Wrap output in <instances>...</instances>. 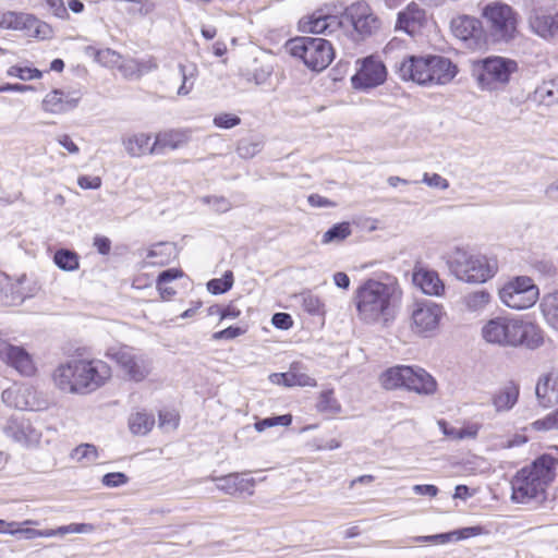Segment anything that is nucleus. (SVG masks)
Masks as SVG:
<instances>
[{
	"mask_svg": "<svg viewBox=\"0 0 558 558\" xmlns=\"http://www.w3.org/2000/svg\"><path fill=\"white\" fill-rule=\"evenodd\" d=\"M402 298V290L396 277L385 275L379 279H368L355 291L357 316L367 324L392 317Z\"/></svg>",
	"mask_w": 558,
	"mask_h": 558,
	"instance_id": "1",
	"label": "nucleus"
},
{
	"mask_svg": "<svg viewBox=\"0 0 558 558\" xmlns=\"http://www.w3.org/2000/svg\"><path fill=\"white\" fill-rule=\"evenodd\" d=\"M111 378V367L102 360L72 359L53 373L56 386L70 393H90Z\"/></svg>",
	"mask_w": 558,
	"mask_h": 558,
	"instance_id": "2",
	"label": "nucleus"
},
{
	"mask_svg": "<svg viewBox=\"0 0 558 558\" xmlns=\"http://www.w3.org/2000/svg\"><path fill=\"white\" fill-rule=\"evenodd\" d=\"M484 340L500 347L536 350L544 344V331L535 323L511 317H495L482 328Z\"/></svg>",
	"mask_w": 558,
	"mask_h": 558,
	"instance_id": "3",
	"label": "nucleus"
},
{
	"mask_svg": "<svg viewBox=\"0 0 558 558\" xmlns=\"http://www.w3.org/2000/svg\"><path fill=\"white\" fill-rule=\"evenodd\" d=\"M558 460L544 453L531 465L522 468L511 480V498L518 504L544 500L547 486L556 476Z\"/></svg>",
	"mask_w": 558,
	"mask_h": 558,
	"instance_id": "4",
	"label": "nucleus"
},
{
	"mask_svg": "<svg viewBox=\"0 0 558 558\" xmlns=\"http://www.w3.org/2000/svg\"><path fill=\"white\" fill-rule=\"evenodd\" d=\"M448 265L452 274L465 282H485L497 271L495 260L485 256L473 255L463 248L456 247L448 257Z\"/></svg>",
	"mask_w": 558,
	"mask_h": 558,
	"instance_id": "5",
	"label": "nucleus"
},
{
	"mask_svg": "<svg viewBox=\"0 0 558 558\" xmlns=\"http://www.w3.org/2000/svg\"><path fill=\"white\" fill-rule=\"evenodd\" d=\"M287 47L293 57L302 59L308 69L317 72L325 70L335 58L333 47L325 38L296 37L290 39Z\"/></svg>",
	"mask_w": 558,
	"mask_h": 558,
	"instance_id": "6",
	"label": "nucleus"
},
{
	"mask_svg": "<svg viewBox=\"0 0 558 558\" xmlns=\"http://www.w3.org/2000/svg\"><path fill=\"white\" fill-rule=\"evenodd\" d=\"M482 16L495 43H509L518 35L519 15L510 5L497 1L488 3Z\"/></svg>",
	"mask_w": 558,
	"mask_h": 558,
	"instance_id": "7",
	"label": "nucleus"
},
{
	"mask_svg": "<svg viewBox=\"0 0 558 558\" xmlns=\"http://www.w3.org/2000/svg\"><path fill=\"white\" fill-rule=\"evenodd\" d=\"M518 70L514 60L502 57H490L477 61L473 75L482 89L497 90L508 84L510 76Z\"/></svg>",
	"mask_w": 558,
	"mask_h": 558,
	"instance_id": "8",
	"label": "nucleus"
},
{
	"mask_svg": "<svg viewBox=\"0 0 558 558\" xmlns=\"http://www.w3.org/2000/svg\"><path fill=\"white\" fill-rule=\"evenodd\" d=\"M539 292L529 277H517L499 290L501 302L513 310H525L533 306Z\"/></svg>",
	"mask_w": 558,
	"mask_h": 558,
	"instance_id": "9",
	"label": "nucleus"
},
{
	"mask_svg": "<svg viewBox=\"0 0 558 558\" xmlns=\"http://www.w3.org/2000/svg\"><path fill=\"white\" fill-rule=\"evenodd\" d=\"M106 355L113 360L133 381H143L151 372V360L145 354L136 353L130 347L110 348Z\"/></svg>",
	"mask_w": 558,
	"mask_h": 558,
	"instance_id": "10",
	"label": "nucleus"
},
{
	"mask_svg": "<svg viewBox=\"0 0 558 558\" xmlns=\"http://www.w3.org/2000/svg\"><path fill=\"white\" fill-rule=\"evenodd\" d=\"M348 22L352 25L359 38L364 39L376 34L381 26V21L373 12L366 2H355L345 8L342 13V23Z\"/></svg>",
	"mask_w": 558,
	"mask_h": 558,
	"instance_id": "11",
	"label": "nucleus"
},
{
	"mask_svg": "<svg viewBox=\"0 0 558 558\" xmlns=\"http://www.w3.org/2000/svg\"><path fill=\"white\" fill-rule=\"evenodd\" d=\"M444 307L432 301H417L411 312V328L414 332L429 336L439 327Z\"/></svg>",
	"mask_w": 558,
	"mask_h": 558,
	"instance_id": "12",
	"label": "nucleus"
},
{
	"mask_svg": "<svg viewBox=\"0 0 558 558\" xmlns=\"http://www.w3.org/2000/svg\"><path fill=\"white\" fill-rule=\"evenodd\" d=\"M357 63L360 68L351 77V84L354 89L367 90L385 83L387 69L379 58L368 56L357 60Z\"/></svg>",
	"mask_w": 558,
	"mask_h": 558,
	"instance_id": "13",
	"label": "nucleus"
},
{
	"mask_svg": "<svg viewBox=\"0 0 558 558\" xmlns=\"http://www.w3.org/2000/svg\"><path fill=\"white\" fill-rule=\"evenodd\" d=\"M2 430L8 438L23 447L36 446L41 438V433L24 416H11Z\"/></svg>",
	"mask_w": 558,
	"mask_h": 558,
	"instance_id": "14",
	"label": "nucleus"
},
{
	"mask_svg": "<svg viewBox=\"0 0 558 558\" xmlns=\"http://www.w3.org/2000/svg\"><path fill=\"white\" fill-rule=\"evenodd\" d=\"M453 35L462 40L470 49H480L484 46V32L480 20L463 15L451 22Z\"/></svg>",
	"mask_w": 558,
	"mask_h": 558,
	"instance_id": "15",
	"label": "nucleus"
},
{
	"mask_svg": "<svg viewBox=\"0 0 558 558\" xmlns=\"http://www.w3.org/2000/svg\"><path fill=\"white\" fill-rule=\"evenodd\" d=\"M211 481L216 482L217 489L230 496H252L256 481L248 476L247 473H229L222 476H213Z\"/></svg>",
	"mask_w": 558,
	"mask_h": 558,
	"instance_id": "16",
	"label": "nucleus"
},
{
	"mask_svg": "<svg viewBox=\"0 0 558 558\" xmlns=\"http://www.w3.org/2000/svg\"><path fill=\"white\" fill-rule=\"evenodd\" d=\"M0 360L22 375L29 376L35 372L33 360L27 351L2 338H0Z\"/></svg>",
	"mask_w": 558,
	"mask_h": 558,
	"instance_id": "17",
	"label": "nucleus"
},
{
	"mask_svg": "<svg viewBox=\"0 0 558 558\" xmlns=\"http://www.w3.org/2000/svg\"><path fill=\"white\" fill-rule=\"evenodd\" d=\"M530 29L545 40L558 37V10L548 12L534 10L529 16Z\"/></svg>",
	"mask_w": 558,
	"mask_h": 558,
	"instance_id": "18",
	"label": "nucleus"
},
{
	"mask_svg": "<svg viewBox=\"0 0 558 558\" xmlns=\"http://www.w3.org/2000/svg\"><path fill=\"white\" fill-rule=\"evenodd\" d=\"M429 70V56H410L400 62L398 74L403 81H412L418 85H427Z\"/></svg>",
	"mask_w": 558,
	"mask_h": 558,
	"instance_id": "19",
	"label": "nucleus"
},
{
	"mask_svg": "<svg viewBox=\"0 0 558 558\" xmlns=\"http://www.w3.org/2000/svg\"><path fill=\"white\" fill-rule=\"evenodd\" d=\"M80 96L76 93H65L53 89L43 100V110L53 114H62L77 107Z\"/></svg>",
	"mask_w": 558,
	"mask_h": 558,
	"instance_id": "20",
	"label": "nucleus"
},
{
	"mask_svg": "<svg viewBox=\"0 0 558 558\" xmlns=\"http://www.w3.org/2000/svg\"><path fill=\"white\" fill-rule=\"evenodd\" d=\"M429 72L427 85H445L458 73L457 65L442 56H429Z\"/></svg>",
	"mask_w": 558,
	"mask_h": 558,
	"instance_id": "21",
	"label": "nucleus"
},
{
	"mask_svg": "<svg viewBox=\"0 0 558 558\" xmlns=\"http://www.w3.org/2000/svg\"><path fill=\"white\" fill-rule=\"evenodd\" d=\"M0 27L3 29L27 31L35 33L38 36L41 33V27H47L41 24L34 15L27 13L5 12L0 17Z\"/></svg>",
	"mask_w": 558,
	"mask_h": 558,
	"instance_id": "22",
	"label": "nucleus"
},
{
	"mask_svg": "<svg viewBox=\"0 0 558 558\" xmlns=\"http://www.w3.org/2000/svg\"><path fill=\"white\" fill-rule=\"evenodd\" d=\"M270 383L284 387H316L317 381L306 373L302 372L299 363L291 364L286 373H272L269 375Z\"/></svg>",
	"mask_w": 558,
	"mask_h": 558,
	"instance_id": "23",
	"label": "nucleus"
},
{
	"mask_svg": "<svg viewBox=\"0 0 558 558\" xmlns=\"http://www.w3.org/2000/svg\"><path fill=\"white\" fill-rule=\"evenodd\" d=\"M189 140L190 134L186 131L168 130L159 132L154 144L149 147V154L159 155L163 154L167 149H178L187 144Z\"/></svg>",
	"mask_w": 558,
	"mask_h": 558,
	"instance_id": "24",
	"label": "nucleus"
},
{
	"mask_svg": "<svg viewBox=\"0 0 558 558\" xmlns=\"http://www.w3.org/2000/svg\"><path fill=\"white\" fill-rule=\"evenodd\" d=\"M412 280L427 295L440 296L445 292V284L435 270L426 268L415 269Z\"/></svg>",
	"mask_w": 558,
	"mask_h": 558,
	"instance_id": "25",
	"label": "nucleus"
},
{
	"mask_svg": "<svg viewBox=\"0 0 558 558\" xmlns=\"http://www.w3.org/2000/svg\"><path fill=\"white\" fill-rule=\"evenodd\" d=\"M405 389L414 391L418 395H434L437 390L435 378L425 369L417 366H410Z\"/></svg>",
	"mask_w": 558,
	"mask_h": 558,
	"instance_id": "26",
	"label": "nucleus"
},
{
	"mask_svg": "<svg viewBox=\"0 0 558 558\" xmlns=\"http://www.w3.org/2000/svg\"><path fill=\"white\" fill-rule=\"evenodd\" d=\"M535 393L541 407L548 409L558 405V374H547L539 378Z\"/></svg>",
	"mask_w": 558,
	"mask_h": 558,
	"instance_id": "27",
	"label": "nucleus"
},
{
	"mask_svg": "<svg viewBox=\"0 0 558 558\" xmlns=\"http://www.w3.org/2000/svg\"><path fill=\"white\" fill-rule=\"evenodd\" d=\"M425 22V11L415 2L398 13L397 28L408 34H414Z\"/></svg>",
	"mask_w": 558,
	"mask_h": 558,
	"instance_id": "28",
	"label": "nucleus"
},
{
	"mask_svg": "<svg viewBox=\"0 0 558 558\" xmlns=\"http://www.w3.org/2000/svg\"><path fill=\"white\" fill-rule=\"evenodd\" d=\"M342 26V15L324 13L317 11L313 13L307 21V29L314 34L332 33Z\"/></svg>",
	"mask_w": 558,
	"mask_h": 558,
	"instance_id": "29",
	"label": "nucleus"
},
{
	"mask_svg": "<svg viewBox=\"0 0 558 558\" xmlns=\"http://www.w3.org/2000/svg\"><path fill=\"white\" fill-rule=\"evenodd\" d=\"M519 385L509 381L492 398V403L497 412L510 411L519 399Z\"/></svg>",
	"mask_w": 558,
	"mask_h": 558,
	"instance_id": "30",
	"label": "nucleus"
},
{
	"mask_svg": "<svg viewBox=\"0 0 558 558\" xmlns=\"http://www.w3.org/2000/svg\"><path fill=\"white\" fill-rule=\"evenodd\" d=\"M408 374H410V366L397 365L385 371L379 380L381 386L388 390L405 388Z\"/></svg>",
	"mask_w": 558,
	"mask_h": 558,
	"instance_id": "31",
	"label": "nucleus"
},
{
	"mask_svg": "<svg viewBox=\"0 0 558 558\" xmlns=\"http://www.w3.org/2000/svg\"><path fill=\"white\" fill-rule=\"evenodd\" d=\"M539 308L546 324L558 331V290L544 294Z\"/></svg>",
	"mask_w": 558,
	"mask_h": 558,
	"instance_id": "32",
	"label": "nucleus"
},
{
	"mask_svg": "<svg viewBox=\"0 0 558 558\" xmlns=\"http://www.w3.org/2000/svg\"><path fill=\"white\" fill-rule=\"evenodd\" d=\"M533 99L541 105L551 106L558 101V78L543 82L536 87Z\"/></svg>",
	"mask_w": 558,
	"mask_h": 558,
	"instance_id": "33",
	"label": "nucleus"
},
{
	"mask_svg": "<svg viewBox=\"0 0 558 558\" xmlns=\"http://www.w3.org/2000/svg\"><path fill=\"white\" fill-rule=\"evenodd\" d=\"M492 301V294L485 290H475L462 296V304L469 312L476 313L484 311Z\"/></svg>",
	"mask_w": 558,
	"mask_h": 558,
	"instance_id": "34",
	"label": "nucleus"
},
{
	"mask_svg": "<svg viewBox=\"0 0 558 558\" xmlns=\"http://www.w3.org/2000/svg\"><path fill=\"white\" fill-rule=\"evenodd\" d=\"M178 76L181 80V85L178 88L177 94L179 96H185L191 93L194 87V83L197 76V68L193 63L184 64L179 63Z\"/></svg>",
	"mask_w": 558,
	"mask_h": 558,
	"instance_id": "35",
	"label": "nucleus"
},
{
	"mask_svg": "<svg viewBox=\"0 0 558 558\" xmlns=\"http://www.w3.org/2000/svg\"><path fill=\"white\" fill-rule=\"evenodd\" d=\"M155 425L154 415L146 412H136L130 415L129 426L134 435H146Z\"/></svg>",
	"mask_w": 558,
	"mask_h": 558,
	"instance_id": "36",
	"label": "nucleus"
},
{
	"mask_svg": "<svg viewBox=\"0 0 558 558\" xmlns=\"http://www.w3.org/2000/svg\"><path fill=\"white\" fill-rule=\"evenodd\" d=\"M150 136L146 134H135L123 140V145L126 153L132 157H140L146 151L149 153L148 144Z\"/></svg>",
	"mask_w": 558,
	"mask_h": 558,
	"instance_id": "37",
	"label": "nucleus"
},
{
	"mask_svg": "<svg viewBox=\"0 0 558 558\" xmlns=\"http://www.w3.org/2000/svg\"><path fill=\"white\" fill-rule=\"evenodd\" d=\"M352 233L350 222L343 221L333 225L330 229H328L322 236V243L325 245L332 243H341L347 238H349Z\"/></svg>",
	"mask_w": 558,
	"mask_h": 558,
	"instance_id": "38",
	"label": "nucleus"
},
{
	"mask_svg": "<svg viewBox=\"0 0 558 558\" xmlns=\"http://www.w3.org/2000/svg\"><path fill=\"white\" fill-rule=\"evenodd\" d=\"M316 409L320 413L338 414L341 411V405L333 396V390L323 391L316 404Z\"/></svg>",
	"mask_w": 558,
	"mask_h": 558,
	"instance_id": "39",
	"label": "nucleus"
},
{
	"mask_svg": "<svg viewBox=\"0 0 558 558\" xmlns=\"http://www.w3.org/2000/svg\"><path fill=\"white\" fill-rule=\"evenodd\" d=\"M553 429H558V409L522 428L523 432H548Z\"/></svg>",
	"mask_w": 558,
	"mask_h": 558,
	"instance_id": "40",
	"label": "nucleus"
},
{
	"mask_svg": "<svg viewBox=\"0 0 558 558\" xmlns=\"http://www.w3.org/2000/svg\"><path fill=\"white\" fill-rule=\"evenodd\" d=\"M53 260L60 269L66 271L75 270L80 266L76 253L69 250L57 251Z\"/></svg>",
	"mask_w": 558,
	"mask_h": 558,
	"instance_id": "41",
	"label": "nucleus"
},
{
	"mask_svg": "<svg viewBox=\"0 0 558 558\" xmlns=\"http://www.w3.org/2000/svg\"><path fill=\"white\" fill-rule=\"evenodd\" d=\"M28 391V388H19L16 390L7 389L2 392V400L10 405H13L21 410H32L33 407L26 400H21L24 397V393Z\"/></svg>",
	"mask_w": 558,
	"mask_h": 558,
	"instance_id": "42",
	"label": "nucleus"
},
{
	"mask_svg": "<svg viewBox=\"0 0 558 558\" xmlns=\"http://www.w3.org/2000/svg\"><path fill=\"white\" fill-rule=\"evenodd\" d=\"M233 274L228 270L221 278L211 279L207 283V289L213 294H222L229 291L233 286Z\"/></svg>",
	"mask_w": 558,
	"mask_h": 558,
	"instance_id": "43",
	"label": "nucleus"
},
{
	"mask_svg": "<svg viewBox=\"0 0 558 558\" xmlns=\"http://www.w3.org/2000/svg\"><path fill=\"white\" fill-rule=\"evenodd\" d=\"M295 299L301 302L303 310L308 314L318 315L322 313L323 303L320 299L311 292L300 293L299 295H295Z\"/></svg>",
	"mask_w": 558,
	"mask_h": 558,
	"instance_id": "44",
	"label": "nucleus"
},
{
	"mask_svg": "<svg viewBox=\"0 0 558 558\" xmlns=\"http://www.w3.org/2000/svg\"><path fill=\"white\" fill-rule=\"evenodd\" d=\"M72 458L76 459L77 461H86L87 463H93L98 458L97 448L90 444H82L73 450Z\"/></svg>",
	"mask_w": 558,
	"mask_h": 558,
	"instance_id": "45",
	"label": "nucleus"
},
{
	"mask_svg": "<svg viewBox=\"0 0 558 558\" xmlns=\"http://www.w3.org/2000/svg\"><path fill=\"white\" fill-rule=\"evenodd\" d=\"M172 245L169 243H158L154 245L147 253V258H157L161 257L159 260L155 263L165 264L169 260V257L172 253Z\"/></svg>",
	"mask_w": 558,
	"mask_h": 558,
	"instance_id": "46",
	"label": "nucleus"
},
{
	"mask_svg": "<svg viewBox=\"0 0 558 558\" xmlns=\"http://www.w3.org/2000/svg\"><path fill=\"white\" fill-rule=\"evenodd\" d=\"M9 76H16L23 81H29L41 77V72L37 69L21 68L13 65L8 70Z\"/></svg>",
	"mask_w": 558,
	"mask_h": 558,
	"instance_id": "47",
	"label": "nucleus"
},
{
	"mask_svg": "<svg viewBox=\"0 0 558 558\" xmlns=\"http://www.w3.org/2000/svg\"><path fill=\"white\" fill-rule=\"evenodd\" d=\"M142 65L138 61L130 60L120 65V71L128 78H138L144 74Z\"/></svg>",
	"mask_w": 558,
	"mask_h": 558,
	"instance_id": "48",
	"label": "nucleus"
},
{
	"mask_svg": "<svg viewBox=\"0 0 558 558\" xmlns=\"http://www.w3.org/2000/svg\"><path fill=\"white\" fill-rule=\"evenodd\" d=\"M241 123V119L232 113H220L214 118L215 126L219 129H232Z\"/></svg>",
	"mask_w": 558,
	"mask_h": 558,
	"instance_id": "49",
	"label": "nucleus"
},
{
	"mask_svg": "<svg viewBox=\"0 0 558 558\" xmlns=\"http://www.w3.org/2000/svg\"><path fill=\"white\" fill-rule=\"evenodd\" d=\"M129 477L122 472L107 473L102 476L101 483L107 487H119L126 484Z\"/></svg>",
	"mask_w": 558,
	"mask_h": 558,
	"instance_id": "50",
	"label": "nucleus"
},
{
	"mask_svg": "<svg viewBox=\"0 0 558 558\" xmlns=\"http://www.w3.org/2000/svg\"><path fill=\"white\" fill-rule=\"evenodd\" d=\"M422 182L427 184L430 187L439 189V190H447L449 187V181L445 178H442L438 173L429 174L425 172L423 174Z\"/></svg>",
	"mask_w": 558,
	"mask_h": 558,
	"instance_id": "51",
	"label": "nucleus"
},
{
	"mask_svg": "<svg viewBox=\"0 0 558 558\" xmlns=\"http://www.w3.org/2000/svg\"><path fill=\"white\" fill-rule=\"evenodd\" d=\"M485 533H486L485 527H483L481 525L469 526V527H463V529L453 531L454 539H457V541L478 536V535H482Z\"/></svg>",
	"mask_w": 558,
	"mask_h": 558,
	"instance_id": "52",
	"label": "nucleus"
},
{
	"mask_svg": "<svg viewBox=\"0 0 558 558\" xmlns=\"http://www.w3.org/2000/svg\"><path fill=\"white\" fill-rule=\"evenodd\" d=\"M236 151L243 158H251L259 151V144L243 140L239 143Z\"/></svg>",
	"mask_w": 558,
	"mask_h": 558,
	"instance_id": "53",
	"label": "nucleus"
},
{
	"mask_svg": "<svg viewBox=\"0 0 558 558\" xmlns=\"http://www.w3.org/2000/svg\"><path fill=\"white\" fill-rule=\"evenodd\" d=\"M203 201L210 204L217 213H226L231 208L230 202L222 196H206Z\"/></svg>",
	"mask_w": 558,
	"mask_h": 558,
	"instance_id": "54",
	"label": "nucleus"
},
{
	"mask_svg": "<svg viewBox=\"0 0 558 558\" xmlns=\"http://www.w3.org/2000/svg\"><path fill=\"white\" fill-rule=\"evenodd\" d=\"M244 332H245V330L240 327L230 326L223 330L213 333V339L214 340H222V339L231 340V339H234V338L243 335Z\"/></svg>",
	"mask_w": 558,
	"mask_h": 558,
	"instance_id": "55",
	"label": "nucleus"
},
{
	"mask_svg": "<svg viewBox=\"0 0 558 558\" xmlns=\"http://www.w3.org/2000/svg\"><path fill=\"white\" fill-rule=\"evenodd\" d=\"M271 323L276 328L287 330L292 327L293 320L290 314L276 313L272 315Z\"/></svg>",
	"mask_w": 558,
	"mask_h": 558,
	"instance_id": "56",
	"label": "nucleus"
},
{
	"mask_svg": "<svg viewBox=\"0 0 558 558\" xmlns=\"http://www.w3.org/2000/svg\"><path fill=\"white\" fill-rule=\"evenodd\" d=\"M77 184L83 190H97L101 186L100 177L81 175L77 179Z\"/></svg>",
	"mask_w": 558,
	"mask_h": 558,
	"instance_id": "57",
	"label": "nucleus"
},
{
	"mask_svg": "<svg viewBox=\"0 0 558 558\" xmlns=\"http://www.w3.org/2000/svg\"><path fill=\"white\" fill-rule=\"evenodd\" d=\"M46 3L57 17L62 20L69 17V13L63 3V0H47Z\"/></svg>",
	"mask_w": 558,
	"mask_h": 558,
	"instance_id": "58",
	"label": "nucleus"
},
{
	"mask_svg": "<svg viewBox=\"0 0 558 558\" xmlns=\"http://www.w3.org/2000/svg\"><path fill=\"white\" fill-rule=\"evenodd\" d=\"M97 58L100 62H102L105 64H116V63H118V61L120 60L121 57L116 51L106 49V50L99 51L97 53Z\"/></svg>",
	"mask_w": 558,
	"mask_h": 558,
	"instance_id": "59",
	"label": "nucleus"
},
{
	"mask_svg": "<svg viewBox=\"0 0 558 558\" xmlns=\"http://www.w3.org/2000/svg\"><path fill=\"white\" fill-rule=\"evenodd\" d=\"M183 272L177 268H170L159 274L157 281L158 283H168L174 279L181 278Z\"/></svg>",
	"mask_w": 558,
	"mask_h": 558,
	"instance_id": "60",
	"label": "nucleus"
},
{
	"mask_svg": "<svg viewBox=\"0 0 558 558\" xmlns=\"http://www.w3.org/2000/svg\"><path fill=\"white\" fill-rule=\"evenodd\" d=\"M307 202L313 207H335L336 203L332 201L319 195V194H311L307 197Z\"/></svg>",
	"mask_w": 558,
	"mask_h": 558,
	"instance_id": "61",
	"label": "nucleus"
},
{
	"mask_svg": "<svg viewBox=\"0 0 558 558\" xmlns=\"http://www.w3.org/2000/svg\"><path fill=\"white\" fill-rule=\"evenodd\" d=\"M416 495L435 497L438 494V488L435 485L417 484L412 487Z\"/></svg>",
	"mask_w": 558,
	"mask_h": 558,
	"instance_id": "62",
	"label": "nucleus"
},
{
	"mask_svg": "<svg viewBox=\"0 0 558 558\" xmlns=\"http://www.w3.org/2000/svg\"><path fill=\"white\" fill-rule=\"evenodd\" d=\"M94 246L97 248L98 253L107 255L111 250V241L106 236L97 235L94 239Z\"/></svg>",
	"mask_w": 558,
	"mask_h": 558,
	"instance_id": "63",
	"label": "nucleus"
},
{
	"mask_svg": "<svg viewBox=\"0 0 558 558\" xmlns=\"http://www.w3.org/2000/svg\"><path fill=\"white\" fill-rule=\"evenodd\" d=\"M58 143L71 154H77L80 150L77 145L66 134L60 135L58 137Z\"/></svg>",
	"mask_w": 558,
	"mask_h": 558,
	"instance_id": "64",
	"label": "nucleus"
}]
</instances>
